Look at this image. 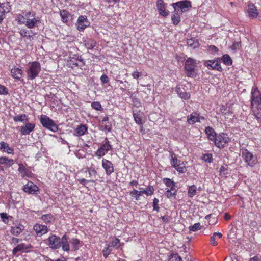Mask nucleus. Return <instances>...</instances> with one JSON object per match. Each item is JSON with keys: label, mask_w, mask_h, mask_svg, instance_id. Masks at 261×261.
Wrapping results in <instances>:
<instances>
[{"label": "nucleus", "mask_w": 261, "mask_h": 261, "mask_svg": "<svg viewBox=\"0 0 261 261\" xmlns=\"http://www.w3.org/2000/svg\"><path fill=\"white\" fill-rule=\"evenodd\" d=\"M205 133L207 135L208 139L213 141L215 139H216L217 135L214 129L210 126H207L205 128Z\"/></svg>", "instance_id": "nucleus-26"}, {"label": "nucleus", "mask_w": 261, "mask_h": 261, "mask_svg": "<svg viewBox=\"0 0 261 261\" xmlns=\"http://www.w3.org/2000/svg\"><path fill=\"white\" fill-rule=\"evenodd\" d=\"M41 219L46 224L51 223L55 220L54 216L51 214L43 215L41 217Z\"/></svg>", "instance_id": "nucleus-29"}, {"label": "nucleus", "mask_w": 261, "mask_h": 261, "mask_svg": "<svg viewBox=\"0 0 261 261\" xmlns=\"http://www.w3.org/2000/svg\"><path fill=\"white\" fill-rule=\"evenodd\" d=\"M201 228L200 223H197L189 227V230L192 231H196Z\"/></svg>", "instance_id": "nucleus-48"}, {"label": "nucleus", "mask_w": 261, "mask_h": 261, "mask_svg": "<svg viewBox=\"0 0 261 261\" xmlns=\"http://www.w3.org/2000/svg\"><path fill=\"white\" fill-rule=\"evenodd\" d=\"M27 249L25 245L23 243H21L18 244L16 247H15L13 250V252L14 254H16L17 252L21 251Z\"/></svg>", "instance_id": "nucleus-43"}, {"label": "nucleus", "mask_w": 261, "mask_h": 261, "mask_svg": "<svg viewBox=\"0 0 261 261\" xmlns=\"http://www.w3.org/2000/svg\"><path fill=\"white\" fill-rule=\"evenodd\" d=\"M61 247L63 251L69 252L70 250V247L68 242H63L61 243Z\"/></svg>", "instance_id": "nucleus-53"}, {"label": "nucleus", "mask_w": 261, "mask_h": 261, "mask_svg": "<svg viewBox=\"0 0 261 261\" xmlns=\"http://www.w3.org/2000/svg\"><path fill=\"white\" fill-rule=\"evenodd\" d=\"M170 164L171 165L174 167H177L178 165H182L183 162H181L180 160H178L173 152H170Z\"/></svg>", "instance_id": "nucleus-22"}, {"label": "nucleus", "mask_w": 261, "mask_h": 261, "mask_svg": "<svg viewBox=\"0 0 261 261\" xmlns=\"http://www.w3.org/2000/svg\"><path fill=\"white\" fill-rule=\"evenodd\" d=\"M197 193V188L195 185H192L189 187L188 195L190 198H192Z\"/></svg>", "instance_id": "nucleus-37"}, {"label": "nucleus", "mask_w": 261, "mask_h": 261, "mask_svg": "<svg viewBox=\"0 0 261 261\" xmlns=\"http://www.w3.org/2000/svg\"><path fill=\"white\" fill-rule=\"evenodd\" d=\"M96 45V42L92 39H88L85 41V45L88 49H93Z\"/></svg>", "instance_id": "nucleus-33"}, {"label": "nucleus", "mask_w": 261, "mask_h": 261, "mask_svg": "<svg viewBox=\"0 0 261 261\" xmlns=\"http://www.w3.org/2000/svg\"><path fill=\"white\" fill-rule=\"evenodd\" d=\"M33 230L38 237H41L49 231V228L46 225L40 223H36L33 226Z\"/></svg>", "instance_id": "nucleus-12"}, {"label": "nucleus", "mask_w": 261, "mask_h": 261, "mask_svg": "<svg viewBox=\"0 0 261 261\" xmlns=\"http://www.w3.org/2000/svg\"><path fill=\"white\" fill-rule=\"evenodd\" d=\"M113 250V246L107 245L103 250V255L105 258H107Z\"/></svg>", "instance_id": "nucleus-42"}, {"label": "nucleus", "mask_w": 261, "mask_h": 261, "mask_svg": "<svg viewBox=\"0 0 261 261\" xmlns=\"http://www.w3.org/2000/svg\"><path fill=\"white\" fill-rule=\"evenodd\" d=\"M222 60L223 63L227 65H230L232 64V60L230 57L228 55H224L223 56Z\"/></svg>", "instance_id": "nucleus-45"}, {"label": "nucleus", "mask_w": 261, "mask_h": 261, "mask_svg": "<svg viewBox=\"0 0 261 261\" xmlns=\"http://www.w3.org/2000/svg\"><path fill=\"white\" fill-rule=\"evenodd\" d=\"M169 261H182L181 257L177 254H174L171 255Z\"/></svg>", "instance_id": "nucleus-50"}, {"label": "nucleus", "mask_w": 261, "mask_h": 261, "mask_svg": "<svg viewBox=\"0 0 261 261\" xmlns=\"http://www.w3.org/2000/svg\"><path fill=\"white\" fill-rule=\"evenodd\" d=\"M18 171L22 177H31L32 173L28 168H25L23 164L20 163L18 164Z\"/></svg>", "instance_id": "nucleus-21"}, {"label": "nucleus", "mask_w": 261, "mask_h": 261, "mask_svg": "<svg viewBox=\"0 0 261 261\" xmlns=\"http://www.w3.org/2000/svg\"><path fill=\"white\" fill-rule=\"evenodd\" d=\"M241 153L244 162L248 166L254 167L257 163L258 161L256 156L254 155L247 149L245 148H242Z\"/></svg>", "instance_id": "nucleus-4"}, {"label": "nucleus", "mask_w": 261, "mask_h": 261, "mask_svg": "<svg viewBox=\"0 0 261 261\" xmlns=\"http://www.w3.org/2000/svg\"><path fill=\"white\" fill-rule=\"evenodd\" d=\"M157 9L160 15L163 17H166L169 15V11H166L165 8V3L163 0H157L156 2Z\"/></svg>", "instance_id": "nucleus-15"}, {"label": "nucleus", "mask_w": 261, "mask_h": 261, "mask_svg": "<svg viewBox=\"0 0 261 261\" xmlns=\"http://www.w3.org/2000/svg\"><path fill=\"white\" fill-rule=\"evenodd\" d=\"M251 106L255 117L259 120L261 118V94L257 88L252 90Z\"/></svg>", "instance_id": "nucleus-2"}, {"label": "nucleus", "mask_w": 261, "mask_h": 261, "mask_svg": "<svg viewBox=\"0 0 261 261\" xmlns=\"http://www.w3.org/2000/svg\"><path fill=\"white\" fill-rule=\"evenodd\" d=\"M200 119L204 120V118L202 116H199L197 113H192L187 117V122L190 124H193L196 122H200Z\"/></svg>", "instance_id": "nucleus-16"}, {"label": "nucleus", "mask_w": 261, "mask_h": 261, "mask_svg": "<svg viewBox=\"0 0 261 261\" xmlns=\"http://www.w3.org/2000/svg\"><path fill=\"white\" fill-rule=\"evenodd\" d=\"M102 167L104 169L106 175L109 176L114 172V166L112 163L106 159L102 160Z\"/></svg>", "instance_id": "nucleus-13"}, {"label": "nucleus", "mask_w": 261, "mask_h": 261, "mask_svg": "<svg viewBox=\"0 0 261 261\" xmlns=\"http://www.w3.org/2000/svg\"><path fill=\"white\" fill-rule=\"evenodd\" d=\"M172 6L175 11H181V12H185L189 10L191 7V2L187 0L179 1L172 4Z\"/></svg>", "instance_id": "nucleus-7"}, {"label": "nucleus", "mask_w": 261, "mask_h": 261, "mask_svg": "<svg viewBox=\"0 0 261 261\" xmlns=\"http://www.w3.org/2000/svg\"><path fill=\"white\" fill-rule=\"evenodd\" d=\"M11 73L14 79L19 80L22 77L23 71L20 68L14 67L11 69Z\"/></svg>", "instance_id": "nucleus-24"}, {"label": "nucleus", "mask_w": 261, "mask_h": 261, "mask_svg": "<svg viewBox=\"0 0 261 261\" xmlns=\"http://www.w3.org/2000/svg\"><path fill=\"white\" fill-rule=\"evenodd\" d=\"M8 94V91L7 88L0 84V94L7 95Z\"/></svg>", "instance_id": "nucleus-57"}, {"label": "nucleus", "mask_w": 261, "mask_h": 261, "mask_svg": "<svg viewBox=\"0 0 261 261\" xmlns=\"http://www.w3.org/2000/svg\"><path fill=\"white\" fill-rule=\"evenodd\" d=\"M142 194V191H138L136 189H134L133 191L129 192L130 196L134 197L136 200H139L140 197Z\"/></svg>", "instance_id": "nucleus-36"}, {"label": "nucleus", "mask_w": 261, "mask_h": 261, "mask_svg": "<svg viewBox=\"0 0 261 261\" xmlns=\"http://www.w3.org/2000/svg\"><path fill=\"white\" fill-rule=\"evenodd\" d=\"M208 47L209 50L211 51L212 53H215L218 50V48L214 45H210Z\"/></svg>", "instance_id": "nucleus-64"}, {"label": "nucleus", "mask_w": 261, "mask_h": 261, "mask_svg": "<svg viewBox=\"0 0 261 261\" xmlns=\"http://www.w3.org/2000/svg\"><path fill=\"white\" fill-rule=\"evenodd\" d=\"M23 190L29 194H34L38 191L39 188L32 182H28L27 184L23 186Z\"/></svg>", "instance_id": "nucleus-17"}, {"label": "nucleus", "mask_w": 261, "mask_h": 261, "mask_svg": "<svg viewBox=\"0 0 261 261\" xmlns=\"http://www.w3.org/2000/svg\"><path fill=\"white\" fill-rule=\"evenodd\" d=\"M24 230V226L18 225L11 227V232L15 236H18Z\"/></svg>", "instance_id": "nucleus-28"}, {"label": "nucleus", "mask_w": 261, "mask_h": 261, "mask_svg": "<svg viewBox=\"0 0 261 261\" xmlns=\"http://www.w3.org/2000/svg\"><path fill=\"white\" fill-rule=\"evenodd\" d=\"M91 107L93 109L98 111H101L102 109L101 105L97 101L92 102Z\"/></svg>", "instance_id": "nucleus-47"}, {"label": "nucleus", "mask_w": 261, "mask_h": 261, "mask_svg": "<svg viewBox=\"0 0 261 261\" xmlns=\"http://www.w3.org/2000/svg\"><path fill=\"white\" fill-rule=\"evenodd\" d=\"M41 71V65L39 62L34 61L30 63L26 71L27 78L30 80H33L39 75Z\"/></svg>", "instance_id": "nucleus-3"}, {"label": "nucleus", "mask_w": 261, "mask_h": 261, "mask_svg": "<svg viewBox=\"0 0 261 261\" xmlns=\"http://www.w3.org/2000/svg\"><path fill=\"white\" fill-rule=\"evenodd\" d=\"M216 237L213 234L211 237V244L212 246H215L217 245V242L215 241Z\"/></svg>", "instance_id": "nucleus-61"}, {"label": "nucleus", "mask_w": 261, "mask_h": 261, "mask_svg": "<svg viewBox=\"0 0 261 261\" xmlns=\"http://www.w3.org/2000/svg\"><path fill=\"white\" fill-rule=\"evenodd\" d=\"M89 25L90 22L86 16L81 15L78 17L76 27L79 31H83Z\"/></svg>", "instance_id": "nucleus-11"}, {"label": "nucleus", "mask_w": 261, "mask_h": 261, "mask_svg": "<svg viewBox=\"0 0 261 261\" xmlns=\"http://www.w3.org/2000/svg\"><path fill=\"white\" fill-rule=\"evenodd\" d=\"M101 127L103 130H105L107 132H111V129H112L111 124H108L107 123H104L103 124H101Z\"/></svg>", "instance_id": "nucleus-52"}, {"label": "nucleus", "mask_w": 261, "mask_h": 261, "mask_svg": "<svg viewBox=\"0 0 261 261\" xmlns=\"http://www.w3.org/2000/svg\"><path fill=\"white\" fill-rule=\"evenodd\" d=\"M176 190L175 189L173 191L170 189H168L165 192V195L169 198H172L176 195Z\"/></svg>", "instance_id": "nucleus-44"}, {"label": "nucleus", "mask_w": 261, "mask_h": 261, "mask_svg": "<svg viewBox=\"0 0 261 261\" xmlns=\"http://www.w3.org/2000/svg\"><path fill=\"white\" fill-rule=\"evenodd\" d=\"M0 164L6 165L10 167L14 164V160L7 157H0Z\"/></svg>", "instance_id": "nucleus-32"}, {"label": "nucleus", "mask_w": 261, "mask_h": 261, "mask_svg": "<svg viewBox=\"0 0 261 261\" xmlns=\"http://www.w3.org/2000/svg\"><path fill=\"white\" fill-rule=\"evenodd\" d=\"M100 79L103 84L108 83L109 81V77L106 74H102Z\"/></svg>", "instance_id": "nucleus-59"}, {"label": "nucleus", "mask_w": 261, "mask_h": 261, "mask_svg": "<svg viewBox=\"0 0 261 261\" xmlns=\"http://www.w3.org/2000/svg\"><path fill=\"white\" fill-rule=\"evenodd\" d=\"M179 173H184L187 171V168L184 163L182 165H178L177 167L174 168Z\"/></svg>", "instance_id": "nucleus-46"}, {"label": "nucleus", "mask_w": 261, "mask_h": 261, "mask_svg": "<svg viewBox=\"0 0 261 261\" xmlns=\"http://www.w3.org/2000/svg\"><path fill=\"white\" fill-rule=\"evenodd\" d=\"M0 217H1V218L2 219V221L5 223H7L8 222V221H9L8 217L6 213H0Z\"/></svg>", "instance_id": "nucleus-55"}, {"label": "nucleus", "mask_w": 261, "mask_h": 261, "mask_svg": "<svg viewBox=\"0 0 261 261\" xmlns=\"http://www.w3.org/2000/svg\"><path fill=\"white\" fill-rule=\"evenodd\" d=\"M40 121L42 126L47 129L53 132H56L58 130V125L46 115H41Z\"/></svg>", "instance_id": "nucleus-5"}, {"label": "nucleus", "mask_w": 261, "mask_h": 261, "mask_svg": "<svg viewBox=\"0 0 261 261\" xmlns=\"http://www.w3.org/2000/svg\"><path fill=\"white\" fill-rule=\"evenodd\" d=\"M163 181L166 186L170 188L172 191L175 190V184L173 181L171 180L169 178H165L163 179Z\"/></svg>", "instance_id": "nucleus-39"}, {"label": "nucleus", "mask_w": 261, "mask_h": 261, "mask_svg": "<svg viewBox=\"0 0 261 261\" xmlns=\"http://www.w3.org/2000/svg\"><path fill=\"white\" fill-rule=\"evenodd\" d=\"M214 141L217 147L222 148L230 141V139L226 134L223 133L217 135Z\"/></svg>", "instance_id": "nucleus-8"}, {"label": "nucleus", "mask_w": 261, "mask_h": 261, "mask_svg": "<svg viewBox=\"0 0 261 261\" xmlns=\"http://www.w3.org/2000/svg\"><path fill=\"white\" fill-rule=\"evenodd\" d=\"M175 13L173 14L171 17V19L173 24L176 25L180 21V17L177 11H176Z\"/></svg>", "instance_id": "nucleus-38"}, {"label": "nucleus", "mask_w": 261, "mask_h": 261, "mask_svg": "<svg viewBox=\"0 0 261 261\" xmlns=\"http://www.w3.org/2000/svg\"><path fill=\"white\" fill-rule=\"evenodd\" d=\"M187 44L188 46H190L193 48H195L199 46V43L197 40L193 38L187 39Z\"/></svg>", "instance_id": "nucleus-34"}, {"label": "nucleus", "mask_w": 261, "mask_h": 261, "mask_svg": "<svg viewBox=\"0 0 261 261\" xmlns=\"http://www.w3.org/2000/svg\"><path fill=\"white\" fill-rule=\"evenodd\" d=\"M227 168L224 166H222L220 169V174L221 176H225L227 174Z\"/></svg>", "instance_id": "nucleus-58"}, {"label": "nucleus", "mask_w": 261, "mask_h": 261, "mask_svg": "<svg viewBox=\"0 0 261 261\" xmlns=\"http://www.w3.org/2000/svg\"><path fill=\"white\" fill-rule=\"evenodd\" d=\"M248 16L252 19L256 18L258 15L259 13L255 5L252 3H249L248 5Z\"/></svg>", "instance_id": "nucleus-14"}, {"label": "nucleus", "mask_w": 261, "mask_h": 261, "mask_svg": "<svg viewBox=\"0 0 261 261\" xmlns=\"http://www.w3.org/2000/svg\"><path fill=\"white\" fill-rule=\"evenodd\" d=\"M19 24L25 25L28 29H33L41 23V19L36 17V13L32 11H24L19 14L16 19Z\"/></svg>", "instance_id": "nucleus-1"}, {"label": "nucleus", "mask_w": 261, "mask_h": 261, "mask_svg": "<svg viewBox=\"0 0 261 261\" xmlns=\"http://www.w3.org/2000/svg\"><path fill=\"white\" fill-rule=\"evenodd\" d=\"M133 117L136 123L138 124H142V118L138 113H133Z\"/></svg>", "instance_id": "nucleus-51"}, {"label": "nucleus", "mask_w": 261, "mask_h": 261, "mask_svg": "<svg viewBox=\"0 0 261 261\" xmlns=\"http://www.w3.org/2000/svg\"><path fill=\"white\" fill-rule=\"evenodd\" d=\"M2 9V10H0V23L4 19V15L5 13L6 12V10H4L3 8Z\"/></svg>", "instance_id": "nucleus-60"}, {"label": "nucleus", "mask_w": 261, "mask_h": 261, "mask_svg": "<svg viewBox=\"0 0 261 261\" xmlns=\"http://www.w3.org/2000/svg\"><path fill=\"white\" fill-rule=\"evenodd\" d=\"M14 122H25L28 121V117L27 115L24 114L21 115H17L13 117Z\"/></svg>", "instance_id": "nucleus-31"}, {"label": "nucleus", "mask_w": 261, "mask_h": 261, "mask_svg": "<svg viewBox=\"0 0 261 261\" xmlns=\"http://www.w3.org/2000/svg\"><path fill=\"white\" fill-rule=\"evenodd\" d=\"M70 242L74 250H77L82 245V242L77 238H72Z\"/></svg>", "instance_id": "nucleus-30"}, {"label": "nucleus", "mask_w": 261, "mask_h": 261, "mask_svg": "<svg viewBox=\"0 0 261 261\" xmlns=\"http://www.w3.org/2000/svg\"><path fill=\"white\" fill-rule=\"evenodd\" d=\"M120 240L118 238H115V239L112 242V245L113 248L116 247V248H118L120 247Z\"/></svg>", "instance_id": "nucleus-56"}, {"label": "nucleus", "mask_w": 261, "mask_h": 261, "mask_svg": "<svg viewBox=\"0 0 261 261\" xmlns=\"http://www.w3.org/2000/svg\"><path fill=\"white\" fill-rule=\"evenodd\" d=\"M196 66V63L193 59L189 58L186 61L185 69L188 76L193 77L195 76V69Z\"/></svg>", "instance_id": "nucleus-6"}, {"label": "nucleus", "mask_w": 261, "mask_h": 261, "mask_svg": "<svg viewBox=\"0 0 261 261\" xmlns=\"http://www.w3.org/2000/svg\"><path fill=\"white\" fill-rule=\"evenodd\" d=\"M0 150L3 152L8 154H13L14 149L12 147L9 146V144L5 142H0Z\"/></svg>", "instance_id": "nucleus-23"}, {"label": "nucleus", "mask_w": 261, "mask_h": 261, "mask_svg": "<svg viewBox=\"0 0 261 261\" xmlns=\"http://www.w3.org/2000/svg\"><path fill=\"white\" fill-rule=\"evenodd\" d=\"M31 32V31L28 30L26 29H22L19 31V33L22 37H27L30 38L31 37L30 35V33Z\"/></svg>", "instance_id": "nucleus-41"}, {"label": "nucleus", "mask_w": 261, "mask_h": 261, "mask_svg": "<svg viewBox=\"0 0 261 261\" xmlns=\"http://www.w3.org/2000/svg\"><path fill=\"white\" fill-rule=\"evenodd\" d=\"M175 91L177 92L178 95L182 99L185 100L188 99L190 98V95L187 92H182L181 88L176 86L175 88Z\"/></svg>", "instance_id": "nucleus-27"}, {"label": "nucleus", "mask_w": 261, "mask_h": 261, "mask_svg": "<svg viewBox=\"0 0 261 261\" xmlns=\"http://www.w3.org/2000/svg\"><path fill=\"white\" fill-rule=\"evenodd\" d=\"M87 130L88 127L86 125L80 124L74 129V135L75 136L80 137L85 134Z\"/></svg>", "instance_id": "nucleus-20"}, {"label": "nucleus", "mask_w": 261, "mask_h": 261, "mask_svg": "<svg viewBox=\"0 0 261 261\" xmlns=\"http://www.w3.org/2000/svg\"><path fill=\"white\" fill-rule=\"evenodd\" d=\"M141 73L137 71H134L133 73H132V75L133 76V77L134 78V79H138L140 75H141Z\"/></svg>", "instance_id": "nucleus-62"}, {"label": "nucleus", "mask_w": 261, "mask_h": 261, "mask_svg": "<svg viewBox=\"0 0 261 261\" xmlns=\"http://www.w3.org/2000/svg\"><path fill=\"white\" fill-rule=\"evenodd\" d=\"M47 241L48 242L47 245L52 249H58L61 247V239L55 234L50 236L47 238Z\"/></svg>", "instance_id": "nucleus-9"}, {"label": "nucleus", "mask_w": 261, "mask_h": 261, "mask_svg": "<svg viewBox=\"0 0 261 261\" xmlns=\"http://www.w3.org/2000/svg\"><path fill=\"white\" fill-rule=\"evenodd\" d=\"M141 189H142V190H141L142 194H145L147 196L152 195L154 191V188L151 186H149L146 189H143L142 188Z\"/></svg>", "instance_id": "nucleus-40"}, {"label": "nucleus", "mask_w": 261, "mask_h": 261, "mask_svg": "<svg viewBox=\"0 0 261 261\" xmlns=\"http://www.w3.org/2000/svg\"><path fill=\"white\" fill-rule=\"evenodd\" d=\"M35 124L31 123H27L24 126L21 127L20 133L22 135H29L35 128Z\"/></svg>", "instance_id": "nucleus-19"}, {"label": "nucleus", "mask_w": 261, "mask_h": 261, "mask_svg": "<svg viewBox=\"0 0 261 261\" xmlns=\"http://www.w3.org/2000/svg\"><path fill=\"white\" fill-rule=\"evenodd\" d=\"M204 65L207 67L209 69H217L219 70L221 68L220 61L218 60H213L206 61Z\"/></svg>", "instance_id": "nucleus-18"}, {"label": "nucleus", "mask_w": 261, "mask_h": 261, "mask_svg": "<svg viewBox=\"0 0 261 261\" xmlns=\"http://www.w3.org/2000/svg\"><path fill=\"white\" fill-rule=\"evenodd\" d=\"M105 140L106 142L102 144L95 153L96 156L98 158L103 156L108 151L112 149V146L108 141V138H106Z\"/></svg>", "instance_id": "nucleus-10"}, {"label": "nucleus", "mask_w": 261, "mask_h": 261, "mask_svg": "<svg viewBox=\"0 0 261 261\" xmlns=\"http://www.w3.org/2000/svg\"><path fill=\"white\" fill-rule=\"evenodd\" d=\"M60 16L63 22H67L68 21L70 17L69 13L65 10L60 11Z\"/></svg>", "instance_id": "nucleus-35"}, {"label": "nucleus", "mask_w": 261, "mask_h": 261, "mask_svg": "<svg viewBox=\"0 0 261 261\" xmlns=\"http://www.w3.org/2000/svg\"><path fill=\"white\" fill-rule=\"evenodd\" d=\"M69 64L72 68H74L83 65L84 61L82 58H73L69 61Z\"/></svg>", "instance_id": "nucleus-25"}, {"label": "nucleus", "mask_w": 261, "mask_h": 261, "mask_svg": "<svg viewBox=\"0 0 261 261\" xmlns=\"http://www.w3.org/2000/svg\"><path fill=\"white\" fill-rule=\"evenodd\" d=\"M240 42H235L231 46V48L232 50H235L237 49V48H239L240 47Z\"/></svg>", "instance_id": "nucleus-63"}, {"label": "nucleus", "mask_w": 261, "mask_h": 261, "mask_svg": "<svg viewBox=\"0 0 261 261\" xmlns=\"http://www.w3.org/2000/svg\"><path fill=\"white\" fill-rule=\"evenodd\" d=\"M159 202V200L158 199L154 198L153 201V207L154 211H156L157 212L159 210V207L158 206V203Z\"/></svg>", "instance_id": "nucleus-54"}, {"label": "nucleus", "mask_w": 261, "mask_h": 261, "mask_svg": "<svg viewBox=\"0 0 261 261\" xmlns=\"http://www.w3.org/2000/svg\"><path fill=\"white\" fill-rule=\"evenodd\" d=\"M202 159L207 163H211L212 161V155L211 154H205L202 156Z\"/></svg>", "instance_id": "nucleus-49"}]
</instances>
